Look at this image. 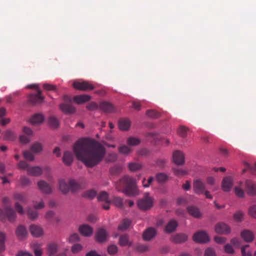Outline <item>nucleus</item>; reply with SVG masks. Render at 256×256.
<instances>
[{
  "label": "nucleus",
  "mask_w": 256,
  "mask_h": 256,
  "mask_svg": "<svg viewBox=\"0 0 256 256\" xmlns=\"http://www.w3.org/2000/svg\"><path fill=\"white\" fill-rule=\"evenodd\" d=\"M48 124L49 126L54 129L57 128L59 126V122L58 120L54 116H50L48 119Z\"/></svg>",
  "instance_id": "f704fd0d"
},
{
  "label": "nucleus",
  "mask_w": 256,
  "mask_h": 256,
  "mask_svg": "<svg viewBox=\"0 0 256 256\" xmlns=\"http://www.w3.org/2000/svg\"><path fill=\"white\" fill-rule=\"evenodd\" d=\"M172 170L174 174L176 176H182L188 174L186 170L182 168H173Z\"/></svg>",
  "instance_id": "49530a36"
},
{
  "label": "nucleus",
  "mask_w": 256,
  "mask_h": 256,
  "mask_svg": "<svg viewBox=\"0 0 256 256\" xmlns=\"http://www.w3.org/2000/svg\"><path fill=\"white\" fill-rule=\"evenodd\" d=\"M178 226V222L174 220H170L165 228V230L166 232L170 233L174 232Z\"/></svg>",
  "instance_id": "bb28decb"
},
{
  "label": "nucleus",
  "mask_w": 256,
  "mask_h": 256,
  "mask_svg": "<svg viewBox=\"0 0 256 256\" xmlns=\"http://www.w3.org/2000/svg\"><path fill=\"white\" fill-rule=\"evenodd\" d=\"M68 183L70 191L72 192H76L82 188L81 185L74 179H70L68 180Z\"/></svg>",
  "instance_id": "a878e982"
},
{
  "label": "nucleus",
  "mask_w": 256,
  "mask_h": 256,
  "mask_svg": "<svg viewBox=\"0 0 256 256\" xmlns=\"http://www.w3.org/2000/svg\"><path fill=\"white\" fill-rule=\"evenodd\" d=\"M246 190L250 196L256 194V184L250 180H246L245 182Z\"/></svg>",
  "instance_id": "f3484780"
},
{
  "label": "nucleus",
  "mask_w": 256,
  "mask_h": 256,
  "mask_svg": "<svg viewBox=\"0 0 256 256\" xmlns=\"http://www.w3.org/2000/svg\"><path fill=\"white\" fill-rule=\"evenodd\" d=\"M37 92V94H30L28 96L30 102L33 105L40 104L44 100V97L42 96L41 90H38Z\"/></svg>",
  "instance_id": "0eeeda50"
},
{
  "label": "nucleus",
  "mask_w": 256,
  "mask_h": 256,
  "mask_svg": "<svg viewBox=\"0 0 256 256\" xmlns=\"http://www.w3.org/2000/svg\"><path fill=\"white\" fill-rule=\"evenodd\" d=\"M231 244L236 248H240L241 244V241L236 238H232L230 240Z\"/></svg>",
  "instance_id": "e2e57ef3"
},
{
  "label": "nucleus",
  "mask_w": 256,
  "mask_h": 256,
  "mask_svg": "<svg viewBox=\"0 0 256 256\" xmlns=\"http://www.w3.org/2000/svg\"><path fill=\"white\" fill-rule=\"evenodd\" d=\"M79 231L83 236H89L92 235L93 230L90 226L84 224L80 227Z\"/></svg>",
  "instance_id": "4be33fe9"
},
{
  "label": "nucleus",
  "mask_w": 256,
  "mask_h": 256,
  "mask_svg": "<svg viewBox=\"0 0 256 256\" xmlns=\"http://www.w3.org/2000/svg\"><path fill=\"white\" fill-rule=\"evenodd\" d=\"M240 236L244 241L247 242H252L254 238V233L248 230H242L240 233Z\"/></svg>",
  "instance_id": "a211bd4d"
},
{
  "label": "nucleus",
  "mask_w": 256,
  "mask_h": 256,
  "mask_svg": "<svg viewBox=\"0 0 256 256\" xmlns=\"http://www.w3.org/2000/svg\"><path fill=\"white\" fill-rule=\"evenodd\" d=\"M116 189L129 196H134L139 194L136 180L129 176H125L116 184Z\"/></svg>",
  "instance_id": "f03ea898"
},
{
  "label": "nucleus",
  "mask_w": 256,
  "mask_h": 256,
  "mask_svg": "<svg viewBox=\"0 0 256 256\" xmlns=\"http://www.w3.org/2000/svg\"><path fill=\"white\" fill-rule=\"evenodd\" d=\"M99 108L100 110L107 113L113 112L115 110L114 106L108 102H102L100 104Z\"/></svg>",
  "instance_id": "2eb2a0df"
},
{
  "label": "nucleus",
  "mask_w": 256,
  "mask_h": 256,
  "mask_svg": "<svg viewBox=\"0 0 256 256\" xmlns=\"http://www.w3.org/2000/svg\"><path fill=\"white\" fill-rule=\"evenodd\" d=\"M58 251V245L56 244L52 243L48 245V253L50 255H54Z\"/></svg>",
  "instance_id": "c03bdc74"
},
{
  "label": "nucleus",
  "mask_w": 256,
  "mask_h": 256,
  "mask_svg": "<svg viewBox=\"0 0 256 256\" xmlns=\"http://www.w3.org/2000/svg\"><path fill=\"white\" fill-rule=\"evenodd\" d=\"M128 168L131 172H135L142 168V166L138 162H130L128 164Z\"/></svg>",
  "instance_id": "4c0bfd02"
},
{
  "label": "nucleus",
  "mask_w": 256,
  "mask_h": 256,
  "mask_svg": "<svg viewBox=\"0 0 256 256\" xmlns=\"http://www.w3.org/2000/svg\"><path fill=\"white\" fill-rule=\"evenodd\" d=\"M156 229L152 227L146 228L143 232L142 238L146 241H149L152 240L156 234Z\"/></svg>",
  "instance_id": "f8f14e48"
},
{
  "label": "nucleus",
  "mask_w": 256,
  "mask_h": 256,
  "mask_svg": "<svg viewBox=\"0 0 256 256\" xmlns=\"http://www.w3.org/2000/svg\"><path fill=\"white\" fill-rule=\"evenodd\" d=\"M119 244L121 246H130L132 243L129 240V236L128 234L121 235L119 238Z\"/></svg>",
  "instance_id": "7c9ffc66"
},
{
  "label": "nucleus",
  "mask_w": 256,
  "mask_h": 256,
  "mask_svg": "<svg viewBox=\"0 0 256 256\" xmlns=\"http://www.w3.org/2000/svg\"><path fill=\"white\" fill-rule=\"evenodd\" d=\"M110 172L112 175H118L122 172V168L118 166H114L110 168Z\"/></svg>",
  "instance_id": "09e8293b"
},
{
  "label": "nucleus",
  "mask_w": 256,
  "mask_h": 256,
  "mask_svg": "<svg viewBox=\"0 0 256 256\" xmlns=\"http://www.w3.org/2000/svg\"><path fill=\"white\" fill-rule=\"evenodd\" d=\"M30 232L36 238L40 237L44 234L43 229L39 226L32 224L30 227Z\"/></svg>",
  "instance_id": "dca6fc26"
},
{
  "label": "nucleus",
  "mask_w": 256,
  "mask_h": 256,
  "mask_svg": "<svg viewBox=\"0 0 256 256\" xmlns=\"http://www.w3.org/2000/svg\"><path fill=\"white\" fill-rule=\"evenodd\" d=\"M64 100L66 103L60 105V110L65 113L72 114L75 112V108L72 105V99L70 96L65 95Z\"/></svg>",
  "instance_id": "20e7f679"
},
{
  "label": "nucleus",
  "mask_w": 256,
  "mask_h": 256,
  "mask_svg": "<svg viewBox=\"0 0 256 256\" xmlns=\"http://www.w3.org/2000/svg\"><path fill=\"white\" fill-rule=\"evenodd\" d=\"M224 250L226 252L229 254H233L234 253V250L232 246L230 244H226L224 246Z\"/></svg>",
  "instance_id": "680f3d73"
},
{
  "label": "nucleus",
  "mask_w": 256,
  "mask_h": 256,
  "mask_svg": "<svg viewBox=\"0 0 256 256\" xmlns=\"http://www.w3.org/2000/svg\"><path fill=\"white\" fill-rule=\"evenodd\" d=\"M174 162L177 165H182L184 163V154L180 151H175L172 156Z\"/></svg>",
  "instance_id": "ddd939ff"
},
{
  "label": "nucleus",
  "mask_w": 256,
  "mask_h": 256,
  "mask_svg": "<svg viewBox=\"0 0 256 256\" xmlns=\"http://www.w3.org/2000/svg\"><path fill=\"white\" fill-rule=\"evenodd\" d=\"M153 203V198L149 196L148 193H145L144 197L138 200L137 205L140 210H146L152 206Z\"/></svg>",
  "instance_id": "7ed1b4c3"
},
{
  "label": "nucleus",
  "mask_w": 256,
  "mask_h": 256,
  "mask_svg": "<svg viewBox=\"0 0 256 256\" xmlns=\"http://www.w3.org/2000/svg\"><path fill=\"white\" fill-rule=\"evenodd\" d=\"M244 213L241 211H238L236 212L234 216V218L237 222H240L243 219Z\"/></svg>",
  "instance_id": "4d7b16f0"
},
{
  "label": "nucleus",
  "mask_w": 256,
  "mask_h": 256,
  "mask_svg": "<svg viewBox=\"0 0 256 256\" xmlns=\"http://www.w3.org/2000/svg\"><path fill=\"white\" fill-rule=\"evenodd\" d=\"M130 126V121L128 118H122L118 121V127L122 130H127Z\"/></svg>",
  "instance_id": "393cba45"
},
{
  "label": "nucleus",
  "mask_w": 256,
  "mask_h": 256,
  "mask_svg": "<svg viewBox=\"0 0 256 256\" xmlns=\"http://www.w3.org/2000/svg\"><path fill=\"white\" fill-rule=\"evenodd\" d=\"M193 189L196 194H202L206 190L205 184L199 179L196 180L194 181Z\"/></svg>",
  "instance_id": "1a4fd4ad"
},
{
  "label": "nucleus",
  "mask_w": 256,
  "mask_h": 256,
  "mask_svg": "<svg viewBox=\"0 0 256 256\" xmlns=\"http://www.w3.org/2000/svg\"><path fill=\"white\" fill-rule=\"evenodd\" d=\"M216 233L220 234H228L231 232L230 228L224 222H219L215 226Z\"/></svg>",
  "instance_id": "6e6552de"
},
{
  "label": "nucleus",
  "mask_w": 256,
  "mask_h": 256,
  "mask_svg": "<svg viewBox=\"0 0 256 256\" xmlns=\"http://www.w3.org/2000/svg\"><path fill=\"white\" fill-rule=\"evenodd\" d=\"M16 234L20 239H22L27 234V231L26 228L22 226H19L16 230Z\"/></svg>",
  "instance_id": "2f4dec72"
},
{
  "label": "nucleus",
  "mask_w": 256,
  "mask_h": 256,
  "mask_svg": "<svg viewBox=\"0 0 256 256\" xmlns=\"http://www.w3.org/2000/svg\"><path fill=\"white\" fill-rule=\"evenodd\" d=\"M132 224V220L128 218L124 219L118 226V230L124 231L128 229Z\"/></svg>",
  "instance_id": "c85d7f7f"
},
{
  "label": "nucleus",
  "mask_w": 256,
  "mask_h": 256,
  "mask_svg": "<svg viewBox=\"0 0 256 256\" xmlns=\"http://www.w3.org/2000/svg\"><path fill=\"white\" fill-rule=\"evenodd\" d=\"M59 188L60 190L63 194H67L70 191V185L69 183H66V181L63 180H60L59 182Z\"/></svg>",
  "instance_id": "cd10ccee"
},
{
  "label": "nucleus",
  "mask_w": 256,
  "mask_h": 256,
  "mask_svg": "<svg viewBox=\"0 0 256 256\" xmlns=\"http://www.w3.org/2000/svg\"><path fill=\"white\" fill-rule=\"evenodd\" d=\"M156 180L159 182H164L168 180V176L164 173H159L156 176Z\"/></svg>",
  "instance_id": "8fccbe9b"
},
{
  "label": "nucleus",
  "mask_w": 256,
  "mask_h": 256,
  "mask_svg": "<svg viewBox=\"0 0 256 256\" xmlns=\"http://www.w3.org/2000/svg\"><path fill=\"white\" fill-rule=\"evenodd\" d=\"M31 150L36 153L40 152L42 150V146L40 143L36 142L31 146Z\"/></svg>",
  "instance_id": "37998d69"
},
{
  "label": "nucleus",
  "mask_w": 256,
  "mask_h": 256,
  "mask_svg": "<svg viewBox=\"0 0 256 256\" xmlns=\"http://www.w3.org/2000/svg\"><path fill=\"white\" fill-rule=\"evenodd\" d=\"M232 186V180L231 178L226 177L222 182V188L224 192L230 191Z\"/></svg>",
  "instance_id": "412c9836"
},
{
  "label": "nucleus",
  "mask_w": 256,
  "mask_h": 256,
  "mask_svg": "<svg viewBox=\"0 0 256 256\" xmlns=\"http://www.w3.org/2000/svg\"><path fill=\"white\" fill-rule=\"evenodd\" d=\"M146 114L150 118H157L160 116V114L154 110H148L146 112Z\"/></svg>",
  "instance_id": "a19ab883"
},
{
  "label": "nucleus",
  "mask_w": 256,
  "mask_h": 256,
  "mask_svg": "<svg viewBox=\"0 0 256 256\" xmlns=\"http://www.w3.org/2000/svg\"><path fill=\"white\" fill-rule=\"evenodd\" d=\"M72 149L76 158L88 168L98 164L106 154L102 145L90 138L78 139L73 146Z\"/></svg>",
  "instance_id": "f257e3e1"
},
{
  "label": "nucleus",
  "mask_w": 256,
  "mask_h": 256,
  "mask_svg": "<svg viewBox=\"0 0 256 256\" xmlns=\"http://www.w3.org/2000/svg\"><path fill=\"white\" fill-rule=\"evenodd\" d=\"M119 152L123 154H128L132 152V149L127 146L123 145L118 148Z\"/></svg>",
  "instance_id": "79ce46f5"
},
{
  "label": "nucleus",
  "mask_w": 256,
  "mask_h": 256,
  "mask_svg": "<svg viewBox=\"0 0 256 256\" xmlns=\"http://www.w3.org/2000/svg\"><path fill=\"white\" fill-rule=\"evenodd\" d=\"M188 130V128H186L184 126H180L178 129V132L179 136L181 137L186 138L187 136Z\"/></svg>",
  "instance_id": "de8ad7c7"
},
{
  "label": "nucleus",
  "mask_w": 256,
  "mask_h": 256,
  "mask_svg": "<svg viewBox=\"0 0 256 256\" xmlns=\"http://www.w3.org/2000/svg\"><path fill=\"white\" fill-rule=\"evenodd\" d=\"M172 242L176 244H180L188 240V236L184 234H178L172 236Z\"/></svg>",
  "instance_id": "6ab92c4d"
},
{
  "label": "nucleus",
  "mask_w": 256,
  "mask_h": 256,
  "mask_svg": "<svg viewBox=\"0 0 256 256\" xmlns=\"http://www.w3.org/2000/svg\"><path fill=\"white\" fill-rule=\"evenodd\" d=\"M43 88L44 90H47V91L55 92L56 90V86L55 85L50 84H44Z\"/></svg>",
  "instance_id": "3c124183"
},
{
  "label": "nucleus",
  "mask_w": 256,
  "mask_h": 256,
  "mask_svg": "<svg viewBox=\"0 0 256 256\" xmlns=\"http://www.w3.org/2000/svg\"><path fill=\"white\" fill-rule=\"evenodd\" d=\"M96 195V192L94 190H87L84 192L82 196L83 197L89 198V199H92L94 198Z\"/></svg>",
  "instance_id": "ea45409f"
},
{
  "label": "nucleus",
  "mask_w": 256,
  "mask_h": 256,
  "mask_svg": "<svg viewBox=\"0 0 256 256\" xmlns=\"http://www.w3.org/2000/svg\"><path fill=\"white\" fill-rule=\"evenodd\" d=\"M14 132L10 130H8L4 133V138L6 140H13L14 138Z\"/></svg>",
  "instance_id": "603ef678"
},
{
  "label": "nucleus",
  "mask_w": 256,
  "mask_h": 256,
  "mask_svg": "<svg viewBox=\"0 0 256 256\" xmlns=\"http://www.w3.org/2000/svg\"><path fill=\"white\" fill-rule=\"evenodd\" d=\"M153 180H154V178L152 176L148 178L147 181H146V180L145 178H144V180H142V185H143L144 187V188L148 187L150 186V184L152 183Z\"/></svg>",
  "instance_id": "69168bd1"
},
{
  "label": "nucleus",
  "mask_w": 256,
  "mask_h": 256,
  "mask_svg": "<svg viewBox=\"0 0 256 256\" xmlns=\"http://www.w3.org/2000/svg\"><path fill=\"white\" fill-rule=\"evenodd\" d=\"M234 192L236 196L240 198H243L244 196V190L240 188L236 187Z\"/></svg>",
  "instance_id": "0e129e2a"
},
{
  "label": "nucleus",
  "mask_w": 256,
  "mask_h": 256,
  "mask_svg": "<svg viewBox=\"0 0 256 256\" xmlns=\"http://www.w3.org/2000/svg\"><path fill=\"white\" fill-rule=\"evenodd\" d=\"M39 190L44 194H50L52 192V187L44 180H40L38 182Z\"/></svg>",
  "instance_id": "4468645a"
},
{
  "label": "nucleus",
  "mask_w": 256,
  "mask_h": 256,
  "mask_svg": "<svg viewBox=\"0 0 256 256\" xmlns=\"http://www.w3.org/2000/svg\"><path fill=\"white\" fill-rule=\"evenodd\" d=\"M28 215L30 219L35 220L38 216V213L36 210H33L30 208L28 210Z\"/></svg>",
  "instance_id": "58836bf2"
},
{
  "label": "nucleus",
  "mask_w": 256,
  "mask_h": 256,
  "mask_svg": "<svg viewBox=\"0 0 256 256\" xmlns=\"http://www.w3.org/2000/svg\"><path fill=\"white\" fill-rule=\"evenodd\" d=\"M140 140L136 137H130L127 140V144L129 146H136L140 143Z\"/></svg>",
  "instance_id": "e433bc0d"
},
{
  "label": "nucleus",
  "mask_w": 256,
  "mask_h": 256,
  "mask_svg": "<svg viewBox=\"0 0 256 256\" xmlns=\"http://www.w3.org/2000/svg\"><path fill=\"white\" fill-rule=\"evenodd\" d=\"M14 198L22 202H25L26 200V195L24 193H16L14 195Z\"/></svg>",
  "instance_id": "a18cd8bd"
},
{
  "label": "nucleus",
  "mask_w": 256,
  "mask_h": 256,
  "mask_svg": "<svg viewBox=\"0 0 256 256\" xmlns=\"http://www.w3.org/2000/svg\"><path fill=\"white\" fill-rule=\"evenodd\" d=\"M108 253L110 255L116 254L118 252V247L116 245H110L108 248Z\"/></svg>",
  "instance_id": "6e6d98bb"
},
{
  "label": "nucleus",
  "mask_w": 256,
  "mask_h": 256,
  "mask_svg": "<svg viewBox=\"0 0 256 256\" xmlns=\"http://www.w3.org/2000/svg\"><path fill=\"white\" fill-rule=\"evenodd\" d=\"M73 156L70 152H66L62 157L63 162L67 166L70 165L73 162Z\"/></svg>",
  "instance_id": "c756f323"
},
{
  "label": "nucleus",
  "mask_w": 256,
  "mask_h": 256,
  "mask_svg": "<svg viewBox=\"0 0 256 256\" xmlns=\"http://www.w3.org/2000/svg\"><path fill=\"white\" fill-rule=\"evenodd\" d=\"M108 238V234L106 230L104 228L98 229L96 234V240L100 243L105 242Z\"/></svg>",
  "instance_id": "9b49d317"
},
{
  "label": "nucleus",
  "mask_w": 256,
  "mask_h": 256,
  "mask_svg": "<svg viewBox=\"0 0 256 256\" xmlns=\"http://www.w3.org/2000/svg\"><path fill=\"white\" fill-rule=\"evenodd\" d=\"M249 246L248 244H246L241 248V252L242 256H252L250 251H246V248Z\"/></svg>",
  "instance_id": "864d4df0"
},
{
  "label": "nucleus",
  "mask_w": 256,
  "mask_h": 256,
  "mask_svg": "<svg viewBox=\"0 0 256 256\" xmlns=\"http://www.w3.org/2000/svg\"><path fill=\"white\" fill-rule=\"evenodd\" d=\"M186 209L188 214L193 217L198 218L202 217V213L197 207L191 206H188Z\"/></svg>",
  "instance_id": "aec40b11"
},
{
  "label": "nucleus",
  "mask_w": 256,
  "mask_h": 256,
  "mask_svg": "<svg viewBox=\"0 0 256 256\" xmlns=\"http://www.w3.org/2000/svg\"><path fill=\"white\" fill-rule=\"evenodd\" d=\"M90 96L87 94L76 96L74 97V100L78 104H82L90 100Z\"/></svg>",
  "instance_id": "5701e85b"
},
{
  "label": "nucleus",
  "mask_w": 256,
  "mask_h": 256,
  "mask_svg": "<svg viewBox=\"0 0 256 256\" xmlns=\"http://www.w3.org/2000/svg\"><path fill=\"white\" fill-rule=\"evenodd\" d=\"M20 182L24 186H29L30 184V180L26 176H22L20 178Z\"/></svg>",
  "instance_id": "13d9d810"
},
{
  "label": "nucleus",
  "mask_w": 256,
  "mask_h": 256,
  "mask_svg": "<svg viewBox=\"0 0 256 256\" xmlns=\"http://www.w3.org/2000/svg\"><path fill=\"white\" fill-rule=\"evenodd\" d=\"M42 170L41 168L36 166L29 167L27 169V173L28 174L37 176L40 175L42 174Z\"/></svg>",
  "instance_id": "b1692460"
},
{
  "label": "nucleus",
  "mask_w": 256,
  "mask_h": 256,
  "mask_svg": "<svg viewBox=\"0 0 256 256\" xmlns=\"http://www.w3.org/2000/svg\"><path fill=\"white\" fill-rule=\"evenodd\" d=\"M98 201L104 202L106 203H110V200L108 199V194L106 192H102L98 196Z\"/></svg>",
  "instance_id": "c9c22d12"
},
{
  "label": "nucleus",
  "mask_w": 256,
  "mask_h": 256,
  "mask_svg": "<svg viewBox=\"0 0 256 256\" xmlns=\"http://www.w3.org/2000/svg\"><path fill=\"white\" fill-rule=\"evenodd\" d=\"M0 216H5L10 222L14 221L16 218V214L10 206H4L2 210L0 209Z\"/></svg>",
  "instance_id": "39448f33"
},
{
  "label": "nucleus",
  "mask_w": 256,
  "mask_h": 256,
  "mask_svg": "<svg viewBox=\"0 0 256 256\" xmlns=\"http://www.w3.org/2000/svg\"><path fill=\"white\" fill-rule=\"evenodd\" d=\"M110 203H112L116 207L122 209L124 208L123 199L118 196H114Z\"/></svg>",
  "instance_id": "72a5a7b5"
},
{
  "label": "nucleus",
  "mask_w": 256,
  "mask_h": 256,
  "mask_svg": "<svg viewBox=\"0 0 256 256\" xmlns=\"http://www.w3.org/2000/svg\"><path fill=\"white\" fill-rule=\"evenodd\" d=\"M137 250L141 252H146L150 250V246L147 244H140L137 246Z\"/></svg>",
  "instance_id": "bf43d9fd"
},
{
  "label": "nucleus",
  "mask_w": 256,
  "mask_h": 256,
  "mask_svg": "<svg viewBox=\"0 0 256 256\" xmlns=\"http://www.w3.org/2000/svg\"><path fill=\"white\" fill-rule=\"evenodd\" d=\"M193 240L196 242L206 243L209 241V238L205 232L200 231L194 234Z\"/></svg>",
  "instance_id": "9d476101"
},
{
  "label": "nucleus",
  "mask_w": 256,
  "mask_h": 256,
  "mask_svg": "<svg viewBox=\"0 0 256 256\" xmlns=\"http://www.w3.org/2000/svg\"><path fill=\"white\" fill-rule=\"evenodd\" d=\"M44 116L42 114H36L31 118L30 122L33 124H38L43 122Z\"/></svg>",
  "instance_id": "473e14b6"
},
{
  "label": "nucleus",
  "mask_w": 256,
  "mask_h": 256,
  "mask_svg": "<svg viewBox=\"0 0 256 256\" xmlns=\"http://www.w3.org/2000/svg\"><path fill=\"white\" fill-rule=\"evenodd\" d=\"M72 86L74 88L83 91L91 90L94 88L92 84L86 81L74 82Z\"/></svg>",
  "instance_id": "423d86ee"
},
{
  "label": "nucleus",
  "mask_w": 256,
  "mask_h": 256,
  "mask_svg": "<svg viewBox=\"0 0 256 256\" xmlns=\"http://www.w3.org/2000/svg\"><path fill=\"white\" fill-rule=\"evenodd\" d=\"M24 156L26 160H28L33 161L34 160V156L30 151H24Z\"/></svg>",
  "instance_id": "5fc2aeb1"
},
{
  "label": "nucleus",
  "mask_w": 256,
  "mask_h": 256,
  "mask_svg": "<svg viewBox=\"0 0 256 256\" xmlns=\"http://www.w3.org/2000/svg\"><path fill=\"white\" fill-rule=\"evenodd\" d=\"M82 249V246L79 244H75L72 247V251L73 253H77Z\"/></svg>",
  "instance_id": "052dcab7"
},
{
  "label": "nucleus",
  "mask_w": 256,
  "mask_h": 256,
  "mask_svg": "<svg viewBox=\"0 0 256 256\" xmlns=\"http://www.w3.org/2000/svg\"><path fill=\"white\" fill-rule=\"evenodd\" d=\"M249 214L254 218H256V206H252L248 210Z\"/></svg>",
  "instance_id": "338daca9"
},
{
  "label": "nucleus",
  "mask_w": 256,
  "mask_h": 256,
  "mask_svg": "<svg viewBox=\"0 0 256 256\" xmlns=\"http://www.w3.org/2000/svg\"><path fill=\"white\" fill-rule=\"evenodd\" d=\"M204 256H215V252L213 248H209L205 250Z\"/></svg>",
  "instance_id": "774afa93"
}]
</instances>
